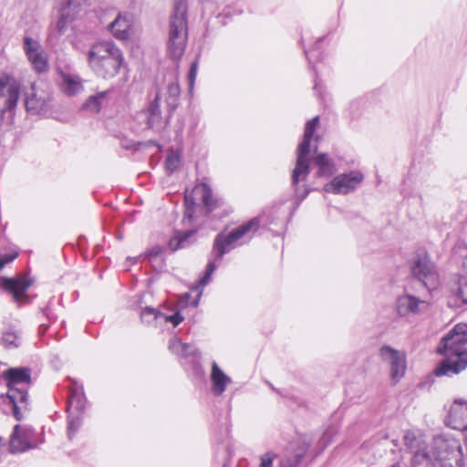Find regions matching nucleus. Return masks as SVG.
Segmentation results:
<instances>
[{"instance_id": "nucleus-1", "label": "nucleus", "mask_w": 467, "mask_h": 467, "mask_svg": "<svg viewBox=\"0 0 467 467\" xmlns=\"http://www.w3.org/2000/svg\"><path fill=\"white\" fill-rule=\"evenodd\" d=\"M467 324L456 325L441 340L438 352L444 356L437 376H451L467 368Z\"/></svg>"}, {"instance_id": "nucleus-2", "label": "nucleus", "mask_w": 467, "mask_h": 467, "mask_svg": "<svg viewBox=\"0 0 467 467\" xmlns=\"http://www.w3.org/2000/svg\"><path fill=\"white\" fill-rule=\"evenodd\" d=\"M259 224L258 218H253L228 234L221 233L217 234L205 274L200 281L202 286L210 282L211 276L219 265L223 256L237 246L247 243L258 230Z\"/></svg>"}, {"instance_id": "nucleus-3", "label": "nucleus", "mask_w": 467, "mask_h": 467, "mask_svg": "<svg viewBox=\"0 0 467 467\" xmlns=\"http://www.w3.org/2000/svg\"><path fill=\"white\" fill-rule=\"evenodd\" d=\"M120 49L111 41H101L94 44L88 55V62L91 69L103 78L116 76L123 64Z\"/></svg>"}, {"instance_id": "nucleus-4", "label": "nucleus", "mask_w": 467, "mask_h": 467, "mask_svg": "<svg viewBox=\"0 0 467 467\" xmlns=\"http://www.w3.org/2000/svg\"><path fill=\"white\" fill-rule=\"evenodd\" d=\"M4 377L8 386L5 399L12 406L15 418L21 420L29 410L27 387L31 382L30 370L27 368H9L4 372Z\"/></svg>"}, {"instance_id": "nucleus-5", "label": "nucleus", "mask_w": 467, "mask_h": 467, "mask_svg": "<svg viewBox=\"0 0 467 467\" xmlns=\"http://www.w3.org/2000/svg\"><path fill=\"white\" fill-rule=\"evenodd\" d=\"M319 118L315 117L306 123L303 140L299 143L297 148V158L296 167L292 172V183L295 187L296 195L303 200L308 193L306 189L300 190L297 184L300 182L306 181L309 174V155L310 153L316 152L317 150V144L311 145L314 132L318 126Z\"/></svg>"}, {"instance_id": "nucleus-6", "label": "nucleus", "mask_w": 467, "mask_h": 467, "mask_svg": "<svg viewBox=\"0 0 467 467\" xmlns=\"http://www.w3.org/2000/svg\"><path fill=\"white\" fill-rule=\"evenodd\" d=\"M187 30V2L175 0L167 46L170 56L174 59L180 58L185 50Z\"/></svg>"}, {"instance_id": "nucleus-7", "label": "nucleus", "mask_w": 467, "mask_h": 467, "mask_svg": "<svg viewBox=\"0 0 467 467\" xmlns=\"http://www.w3.org/2000/svg\"><path fill=\"white\" fill-rule=\"evenodd\" d=\"M432 455L441 467H464L462 446L458 440L445 435L436 436L431 444Z\"/></svg>"}, {"instance_id": "nucleus-8", "label": "nucleus", "mask_w": 467, "mask_h": 467, "mask_svg": "<svg viewBox=\"0 0 467 467\" xmlns=\"http://www.w3.org/2000/svg\"><path fill=\"white\" fill-rule=\"evenodd\" d=\"M86 407V398L83 388L76 381L68 387V399L67 412L68 414V436L71 438L73 432L77 431L80 425V415Z\"/></svg>"}, {"instance_id": "nucleus-9", "label": "nucleus", "mask_w": 467, "mask_h": 467, "mask_svg": "<svg viewBox=\"0 0 467 467\" xmlns=\"http://www.w3.org/2000/svg\"><path fill=\"white\" fill-rule=\"evenodd\" d=\"M404 443L410 460V467H436L427 446L420 436L413 431H407L404 435Z\"/></svg>"}, {"instance_id": "nucleus-10", "label": "nucleus", "mask_w": 467, "mask_h": 467, "mask_svg": "<svg viewBox=\"0 0 467 467\" xmlns=\"http://www.w3.org/2000/svg\"><path fill=\"white\" fill-rule=\"evenodd\" d=\"M33 284L34 278L28 275L0 278V289L9 294L17 306L30 302L27 290Z\"/></svg>"}, {"instance_id": "nucleus-11", "label": "nucleus", "mask_w": 467, "mask_h": 467, "mask_svg": "<svg viewBox=\"0 0 467 467\" xmlns=\"http://www.w3.org/2000/svg\"><path fill=\"white\" fill-rule=\"evenodd\" d=\"M411 272L429 291L437 286L439 278L436 267L425 252H420L415 255Z\"/></svg>"}, {"instance_id": "nucleus-12", "label": "nucleus", "mask_w": 467, "mask_h": 467, "mask_svg": "<svg viewBox=\"0 0 467 467\" xmlns=\"http://www.w3.org/2000/svg\"><path fill=\"white\" fill-rule=\"evenodd\" d=\"M20 97V84L12 77H0V119L5 112L13 113Z\"/></svg>"}, {"instance_id": "nucleus-13", "label": "nucleus", "mask_w": 467, "mask_h": 467, "mask_svg": "<svg viewBox=\"0 0 467 467\" xmlns=\"http://www.w3.org/2000/svg\"><path fill=\"white\" fill-rule=\"evenodd\" d=\"M200 198L208 212L213 211L219 202L214 198L211 188L206 183L197 184L192 192L185 194V215L184 218L192 221L193 213L194 198Z\"/></svg>"}, {"instance_id": "nucleus-14", "label": "nucleus", "mask_w": 467, "mask_h": 467, "mask_svg": "<svg viewBox=\"0 0 467 467\" xmlns=\"http://www.w3.org/2000/svg\"><path fill=\"white\" fill-rule=\"evenodd\" d=\"M379 357L389 367L390 377L393 382H398L405 375L407 363L404 352L389 346L379 348Z\"/></svg>"}, {"instance_id": "nucleus-15", "label": "nucleus", "mask_w": 467, "mask_h": 467, "mask_svg": "<svg viewBox=\"0 0 467 467\" xmlns=\"http://www.w3.org/2000/svg\"><path fill=\"white\" fill-rule=\"evenodd\" d=\"M364 176L360 171H352L336 176L330 182L324 186V190L334 194H348L354 191L363 181Z\"/></svg>"}, {"instance_id": "nucleus-16", "label": "nucleus", "mask_w": 467, "mask_h": 467, "mask_svg": "<svg viewBox=\"0 0 467 467\" xmlns=\"http://www.w3.org/2000/svg\"><path fill=\"white\" fill-rule=\"evenodd\" d=\"M35 447L36 439L34 430L27 425H16L10 438L11 452H23Z\"/></svg>"}, {"instance_id": "nucleus-17", "label": "nucleus", "mask_w": 467, "mask_h": 467, "mask_svg": "<svg viewBox=\"0 0 467 467\" xmlns=\"http://www.w3.org/2000/svg\"><path fill=\"white\" fill-rule=\"evenodd\" d=\"M430 301L427 298H419L410 294L401 295L397 298L396 310L400 317L420 315L428 310Z\"/></svg>"}, {"instance_id": "nucleus-18", "label": "nucleus", "mask_w": 467, "mask_h": 467, "mask_svg": "<svg viewBox=\"0 0 467 467\" xmlns=\"http://www.w3.org/2000/svg\"><path fill=\"white\" fill-rule=\"evenodd\" d=\"M51 101L52 98L47 91L32 87L31 93L26 96L25 105L31 114L47 117L50 115Z\"/></svg>"}, {"instance_id": "nucleus-19", "label": "nucleus", "mask_w": 467, "mask_h": 467, "mask_svg": "<svg viewBox=\"0 0 467 467\" xmlns=\"http://www.w3.org/2000/svg\"><path fill=\"white\" fill-rule=\"evenodd\" d=\"M24 50L36 71L41 73L47 70V57L37 41L26 36L24 38Z\"/></svg>"}, {"instance_id": "nucleus-20", "label": "nucleus", "mask_w": 467, "mask_h": 467, "mask_svg": "<svg viewBox=\"0 0 467 467\" xmlns=\"http://www.w3.org/2000/svg\"><path fill=\"white\" fill-rule=\"evenodd\" d=\"M445 421L451 429L464 432L467 430V400L455 399L450 407Z\"/></svg>"}, {"instance_id": "nucleus-21", "label": "nucleus", "mask_w": 467, "mask_h": 467, "mask_svg": "<svg viewBox=\"0 0 467 467\" xmlns=\"http://www.w3.org/2000/svg\"><path fill=\"white\" fill-rule=\"evenodd\" d=\"M212 390L214 395H221L224 392L231 379L219 368L216 362L212 364L211 372Z\"/></svg>"}, {"instance_id": "nucleus-22", "label": "nucleus", "mask_w": 467, "mask_h": 467, "mask_svg": "<svg viewBox=\"0 0 467 467\" xmlns=\"http://www.w3.org/2000/svg\"><path fill=\"white\" fill-rule=\"evenodd\" d=\"M83 90L78 76L60 72V91L67 96H74Z\"/></svg>"}, {"instance_id": "nucleus-23", "label": "nucleus", "mask_w": 467, "mask_h": 467, "mask_svg": "<svg viewBox=\"0 0 467 467\" xmlns=\"http://www.w3.org/2000/svg\"><path fill=\"white\" fill-rule=\"evenodd\" d=\"M449 288L457 300L467 304V274L453 275L449 283Z\"/></svg>"}, {"instance_id": "nucleus-24", "label": "nucleus", "mask_w": 467, "mask_h": 467, "mask_svg": "<svg viewBox=\"0 0 467 467\" xmlns=\"http://www.w3.org/2000/svg\"><path fill=\"white\" fill-rule=\"evenodd\" d=\"M161 99V94L157 93L154 100L149 105L147 109L144 111L146 123L150 129H157L161 124V112L160 109Z\"/></svg>"}, {"instance_id": "nucleus-25", "label": "nucleus", "mask_w": 467, "mask_h": 467, "mask_svg": "<svg viewBox=\"0 0 467 467\" xmlns=\"http://www.w3.org/2000/svg\"><path fill=\"white\" fill-rule=\"evenodd\" d=\"M180 87L177 82L176 77L171 74V80L167 83L164 91H159L161 98L164 97L168 107L174 109L177 106V100L180 96Z\"/></svg>"}, {"instance_id": "nucleus-26", "label": "nucleus", "mask_w": 467, "mask_h": 467, "mask_svg": "<svg viewBox=\"0 0 467 467\" xmlns=\"http://www.w3.org/2000/svg\"><path fill=\"white\" fill-rule=\"evenodd\" d=\"M314 162L317 167V176L319 177L327 178L336 172L333 161L326 153L317 154Z\"/></svg>"}, {"instance_id": "nucleus-27", "label": "nucleus", "mask_w": 467, "mask_h": 467, "mask_svg": "<svg viewBox=\"0 0 467 467\" xmlns=\"http://www.w3.org/2000/svg\"><path fill=\"white\" fill-rule=\"evenodd\" d=\"M130 28V20L128 16L119 15L110 24L112 34L119 39H127Z\"/></svg>"}, {"instance_id": "nucleus-28", "label": "nucleus", "mask_w": 467, "mask_h": 467, "mask_svg": "<svg viewBox=\"0 0 467 467\" xmlns=\"http://www.w3.org/2000/svg\"><path fill=\"white\" fill-rule=\"evenodd\" d=\"M169 349L173 354L182 358L198 355V350L193 345L182 343L181 339L177 337H173L170 340Z\"/></svg>"}, {"instance_id": "nucleus-29", "label": "nucleus", "mask_w": 467, "mask_h": 467, "mask_svg": "<svg viewBox=\"0 0 467 467\" xmlns=\"http://www.w3.org/2000/svg\"><path fill=\"white\" fill-rule=\"evenodd\" d=\"M108 91H101L96 95L89 96L82 106V110L89 113L96 114L99 112L102 105L106 102Z\"/></svg>"}, {"instance_id": "nucleus-30", "label": "nucleus", "mask_w": 467, "mask_h": 467, "mask_svg": "<svg viewBox=\"0 0 467 467\" xmlns=\"http://www.w3.org/2000/svg\"><path fill=\"white\" fill-rule=\"evenodd\" d=\"M66 6L60 5V21L73 20L79 13L86 0H66Z\"/></svg>"}, {"instance_id": "nucleus-31", "label": "nucleus", "mask_w": 467, "mask_h": 467, "mask_svg": "<svg viewBox=\"0 0 467 467\" xmlns=\"http://www.w3.org/2000/svg\"><path fill=\"white\" fill-rule=\"evenodd\" d=\"M195 234L194 230L187 231L185 233H177L169 242L171 250L176 251L180 248L188 246L191 243L190 239Z\"/></svg>"}, {"instance_id": "nucleus-32", "label": "nucleus", "mask_w": 467, "mask_h": 467, "mask_svg": "<svg viewBox=\"0 0 467 467\" xmlns=\"http://www.w3.org/2000/svg\"><path fill=\"white\" fill-rule=\"evenodd\" d=\"M1 344L7 348H17L20 344V337L17 332L13 329L5 331L1 337Z\"/></svg>"}, {"instance_id": "nucleus-33", "label": "nucleus", "mask_w": 467, "mask_h": 467, "mask_svg": "<svg viewBox=\"0 0 467 467\" xmlns=\"http://www.w3.org/2000/svg\"><path fill=\"white\" fill-rule=\"evenodd\" d=\"M162 317V313L152 307H145L140 313L142 322L150 324L152 321Z\"/></svg>"}, {"instance_id": "nucleus-34", "label": "nucleus", "mask_w": 467, "mask_h": 467, "mask_svg": "<svg viewBox=\"0 0 467 467\" xmlns=\"http://www.w3.org/2000/svg\"><path fill=\"white\" fill-rule=\"evenodd\" d=\"M180 164V155L178 152H171L166 159V169L170 171H173L177 169Z\"/></svg>"}, {"instance_id": "nucleus-35", "label": "nucleus", "mask_w": 467, "mask_h": 467, "mask_svg": "<svg viewBox=\"0 0 467 467\" xmlns=\"http://www.w3.org/2000/svg\"><path fill=\"white\" fill-rule=\"evenodd\" d=\"M304 453L299 452L296 453L293 459L289 458H284L281 461L280 467H296L299 462L301 461V458L303 457Z\"/></svg>"}, {"instance_id": "nucleus-36", "label": "nucleus", "mask_w": 467, "mask_h": 467, "mask_svg": "<svg viewBox=\"0 0 467 467\" xmlns=\"http://www.w3.org/2000/svg\"><path fill=\"white\" fill-rule=\"evenodd\" d=\"M304 453L299 452L296 453L293 459L289 458H284L281 461L280 467H296L299 462L301 461V458L303 457Z\"/></svg>"}, {"instance_id": "nucleus-37", "label": "nucleus", "mask_w": 467, "mask_h": 467, "mask_svg": "<svg viewBox=\"0 0 467 467\" xmlns=\"http://www.w3.org/2000/svg\"><path fill=\"white\" fill-rule=\"evenodd\" d=\"M183 319V317L179 312L170 316L162 314V317H161V320H163L164 322H170L173 327L178 326L182 322Z\"/></svg>"}, {"instance_id": "nucleus-38", "label": "nucleus", "mask_w": 467, "mask_h": 467, "mask_svg": "<svg viewBox=\"0 0 467 467\" xmlns=\"http://www.w3.org/2000/svg\"><path fill=\"white\" fill-rule=\"evenodd\" d=\"M336 433H337L336 429H334V428L327 429L324 432L320 441L322 442V444L324 446H327L328 443L331 442V441H332L333 437L336 435Z\"/></svg>"}, {"instance_id": "nucleus-39", "label": "nucleus", "mask_w": 467, "mask_h": 467, "mask_svg": "<svg viewBox=\"0 0 467 467\" xmlns=\"http://www.w3.org/2000/svg\"><path fill=\"white\" fill-rule=\"evenodd\" d=\"M274 455L266 452L261 456V462L259 467H273Z\"/></svg>"}, {"instance_id": "nucleus-40", "label": "nucleus", "mask_w": 467, "mask_h": 467, "mask_svg": "<svg viewBox=\"0 0 467 467\" xmlns=\"http://www.w3.org/2000/svg\"><path fill=\"white\" fill-rule=\"evenodd\" d=\"M196 74H197V63L194 62L192 64L190 71H189V81H190L191 87L193 85V82L196 78Z\"/></svg>"}, {"instance_id": "nucleus-41", "label": "nucleus", "mask_w": 467, "mask_h": 467, "mask_svg": "<svg viewBox=\"0 0 467 467\" xmlns=\"http://www.w3.org/2000/svg\"><path fill=\"white\" fill-rule=\"evenodd\" d=\"M17 257V253H12L9 254H5L3 256H0V259L3 260L5 265L8 263H11L13 260H15Z\"/></svg>"}, {"instance_id": "nucleus-42", "label": "nucleus", "mask_w": 467, "mask_h": 467, "mask_svg": "<svg viewBox=\"0 0 467 467\" xmlns=\"http://www.w3.org/2000/svg\"><path fill=\"white\" fill-rule=\"evenodd\" d=\"M462 266H463V270H464L465 274H467V257L463 261Z\"/></svg>"}, {"instance_id": "nucleus-43", "label": "nucleus", "mask_w": 467, "mask_h": 467, "mask_svg": "<svg viewBox=\"0 0 467 467\" xmlns=\"http://www.w3.org/2000/svg\"><path fill=\"white\" fill-rule=\"evenodd\" d=\"M5 266L3 260L0 259V270Z\"/></svg>"}, {"instance_id": "nucleus-44", "label": "nucleus", "mask_w": 467, "mask_h": 467, "mask_svg": "<svg viewBox=\"0 0 467 467\" xmlns=\"http://www.w3.org/2000/svg\"><path fill=\"white\" fill-rule=\"evenodd\" d=\"M464 439H465V442L467 444V430L464 431Z\"/></svg>"}, {"instance_id": "nucleus-45", "label": "nucleus", "mask_w": 467, "mask_h": 467, "mask_svg": "<svg viewBox=\"0 0 467 467\" xmlns=\"http://www.w3.org/2000/svg\"><path fill=\"white\" fill-rule=\"evenodd\" d=\"M305 52H306V58H307L308 60H310L309 53H308L307 51H305Z\"/></svg>"}, {"instance_id": "nucleus-46", "label": "nucleus", "mask_w": 467, "mask_h": 467, "mask_svg": "<svg viewBox=\"0 0 467 467\" xmlns=\"http://www.w3.org/2000/svg\"><path fill=\"white\" fill-rule=\"evenodd\" d=\"M391 467H400V465L398 463V464L392 465Z\"/></svg>"}, {"instance_id": "nucleus-47", "label": "nucleus", "mask_w": 467, "mask_h": 467, "mask_svg": "<svg viewBox=\"0 0 467 467\" xmlns=\"http://www.w3.org/2000/svg\"><path fill=\"white\" fill-rule=\"evenodd\" d=\"M223 467H225V466H223Z\"/></svg>"}]
</instances>
